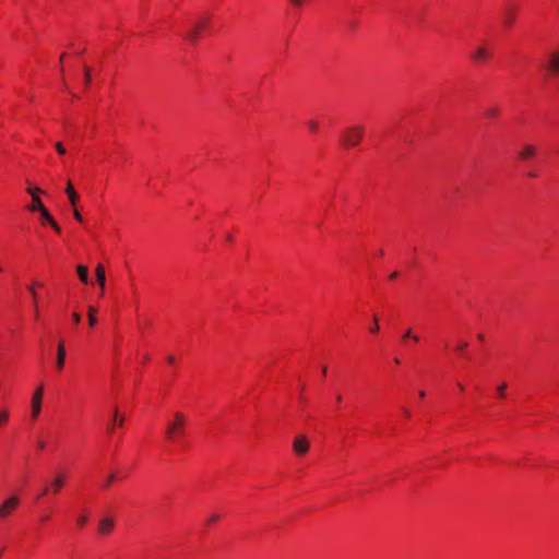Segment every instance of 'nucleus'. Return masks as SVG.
Listing matches in <instances>:
<instances>
[{"mask_svg": "<svg viewBox=\"0 0 559 559\" xmlns=\"http://www.w3.org/2000/svg\"><path fill=\"white\" fill-rule=\"evenodd\" d=\"M186 416L180 412H176L173 420L166 426V439L170 442L181 440L186 435Z\"/></svg>", "mask_w": 559, "mask_h": 559, "instance_id": "1", "label": "nucleus"}, {"mask_svg": "<svg viewBox=\"0 0 559 559\" xmlns=\"http://www.w3.org/2000/svg\"><path fill=\"white\" fill-rule=\"evenodd\" d=\"M365 129L362 126H355L344 130L341 136V144L344 147H353L360 143Z\"/></svg>", "mask_w": 559, "mask_h": 559, "instance_id": "2", "label": "nucleus"}, {"mask_svg": "<svg viewBox=\"0 0 559 559\" xmlns=\"http://www.w3.org/2000/svg\"><path fill=\"white\" fill-rule=\"evenodd\" d=\"M20 506V498L11 496L0 503V520L8 519Z\"/></svg>", "mask_w": 559, "mask_h": 559, "instance_id": "3", "label": "nucleus"}, {"mask_svg": "<svg viewBox=\"0 0 559 559\" xmlns=\"http://www.w3.org/2000/svg\"><path fill=\"white\" fill-rule=\"evenodd\" d=\"M44 396V386L39 384L32 396L31 417L36 420L41 412V402Z\"/></svg>", "mask_w": 559, "mask_h": 559, "instance_id": "4", "label": "nucleus"}, {"mask_svg": "<svg viewBox=\"0 0 559 559\" xmlns=\"http://www.w3.org/2000/svg\"><path fill=\"white\" fill-rule=\"evenodd\" d=\"M309 449L310 442L306 436L298 435L294 438L293 451L296 455L304 456L308 453Z\"/></svg>", "mask_w": 559, "mask_h": 559, "instance_id": "5", "label": "nucleus"}, {"mask_svg": "<svg viewBox=\"0 0 559 559\" xmlns=\"http://www.w3.org/2000/svg\"><path fill=\"white\" fill-rule=\"evenodd\" d=\"M66 346H64V342L61 340L59 341L58 343V346H57V357H56V369L58 371H61L64 367V364H66Z\"/></svg>", "mask_w": 559, "mask_h": 559, "instance_id": "6", "label": "nucleus"}, {"mask_svg": "<svg viewBox=\"0 0 559 559\" xmlns=\"http://www.w3.org/2000/svg\"><path fill=\"white\" fill-rule=\"evenodd\" d=\"M537 154V146L534 144L526 143L519 151V158L521 160H528Z\"/></svg>", "mask_w": 559, "mask_h": 559, "instance_id": "7", "label": "nucleus"}, {"mask_svg": "<svg viewBox=\"0 0 559 559\" xmlns=\"http://www.w3.org/2000/svg\"><path fill=\"white\" fill-rule=\"evenodd\" d=\"M204 22L198 21L193 25L192 29L186 35V38L192 43L198 40L199 33L203 29Z\"/></svg>", "mask_w": 559, "mask_h": 559, "instance_id": "8", "label": "nucleus"}, {"mask_svg": "<svg viewBox=\"0 0 559 559\" xmlns=\"http://www.w3.org/2000/svg\"><path fill=\"white\" fill-rule=\"evenodd\" d=\"M41 215V218L47 222L57 233H60L61 228L57 224V222L53 219L51 214L48 212L46 207L38 211Z\"/></svg>", "mask_w": 559, "mask_h": 559, "instance_id": "9", "label": "nucleus"}, {"mask_svg": "<svg viewBox=\"0 0 559 559\" xmlns=\"http://www.w3.org/2000/svg\"><path fill=\"white\" fill-rule=\"evenodd\" d=\"M114 528V520L111 518H104L100 520L98 531L102 534H109Z\"/></svg>", "mask_w": 559, "mask_h": 559, "instance_id": "10", "label": "nucleus"}, {"mask_svg": "<svg viewBox=\"0 0 559 559\" xmlns=\"http://www.w3.org/2000/svg\"><path fill=\"white\" fill-rule=\"evenodd\" d=\"M95 273H96L97 283H98L100 292L103 294L105 290V282H106V274H105L104 266L102 264H97Z\"/></svg>", "mask_w": 559, "mask_h": 559, "instance_id": "11", "label": "nucleus"}, {"mask_svg": "<svg viewBox=\"0 0 559 559\" xmlns=\"http://www.w3.org/2000/svg\"><path fill=\"white\" fill-rule=\"evenodd\" d=\"M36 285L37 286H41L40 283H36ZM28 292H29V294L32 296V299H33L35 319H38L39 318L38 297H37V292H36V288H35V284L28 286Z\"/></svg>", "mask_w": 559, "mask_h": 559, "instance_id": "12", "label": "nucleus"}, {"mask_svg": "<svg viewBox=\"0 0 559 559\" xmlns=\"http://www.w3.org/2000/svg\"><path fill=\"white\" fill-rule=\"evenodd\" d=\"M473 58L476 61H488L490 59V52L486 47L480 46L475 50Z\"/></svg>", "mask_w": 559, "mask_h": 559, "instance_id": "13", "label": "nucleus"}, {"mask_svg": "<svg viewBox=\"0 0 559 559\" xmlns=\"http://www.w3.org/2000/svg\"><path fill=\"white\" fill-rule=\"evenodd\" d=\"M548 69L555 73L559 74V52H552L549 57Z\"/></svg>", "mask_w": 559, "mask_h": 559, "instance_id": "14", "label": "nucleus"}, {"mask_svg": "<svg viewBox=\"0 0 559 559\" xmlns=\"http://www.w3.org/2000/svg\"><path fill=\"white\" fill-rule=\"evenodd\" d=\"M66 193L68 194L69 201L72 204V206H75L79 195L75 192V190L73 189L71 181H68V183H67Z\"/></svg>", "mask_w": 559, "mask_h": 559, "instance_id": "15", "label": "nucleus"}, {"mask_svg": "<svg viewBox=\"0 0 559 559\" xmlns=\"http://www.w3.org/2000/svg\"><path fill=\"white\" fill-rule=\"evenodd\" d=\"M63 484L64 477L62 475L56 476L50 483L52 492L58 493Z\"/></svg>", "mask_w": 559, "mask_h": 559, "instance_id": "16", "label": "nucleus"}, {"mask_svg": "<svg viewBox=\"0 0 559 559\" xmlns=\"http://www.w3.org/2000/svg\"><path fill=\"white\" fill-rule=\"evenodd\" d=\"M76 272H78V275H79L80 280L83 283L87 284L88 283V270H87V267L85 265L80 264V265L76 266Z\"/></svg>", "mask_w": 559, "mask_h": 559, "instance_id": "17", "label": "nucleus"}, {"mask_svg": "<svg viewBox=\"0 0 559 559\" xmlns=\"http://www.w3.org/2000/svg\"><path fill=\"white\" fill-rule=\"evenodd\" d=\"M44 207H45V206H44V204H43V202H41L40 198H39L38 195H34V198H32V204H31V205H28V207H27V209H28L29 211H33V212H35V211H37V212H38L39 210H41V209H44Z\"/></svg>", "mask_w": 559, "mask_h": 559, "instance_id": "18", "label": "nucleus"}, {"mask_svg": "<svg viewBox=\"0 0 559 559\" xmlns=\"http://www.w3.org/2000/svg\"><path fill=\"white\" fill-rule=\"evenodd\" d=\"M515 19V11L513 9H507L504 12V23L511 26Z\"/></svg>", "mask_w": 559, "mask_h": 559, "instance_id": "19", "label": "nucleus"}, {"mask_svg": "<svg viewBox=\"0 0 559 559\" xmlns=\"http://www.w3.org/2000/svg\"><path fill=\"white\" fill-rule=\"evenodd\" d=\"M96 309L94 307H88V323L90 326H94L97 323V318L95 316Z\"/></svg>", "mask_w": 559, "mask_h": 559, "instance_id": "20", "label": "nucleus"}, {"mask_svg": "<svg viewBox=\"0 0 559 559\" xmlns=\"http://www.w3.org/2000/svg\"><path fill=\"white\" fill-rule=\"evenodd\" d=\"M402 338L403 340L412 338L414 342H418L419 341V336L412 334V330L411 329H408L407 331L404 332V334L402 335Z\"/></svg>", "mask_w": 559, "mask_h": 559, "instance_id": "21", "label": "nucleus"}, {"mask_svg": "<svg viewBox=\"0 0 559 559\" xmlns=\"http://www.w3.org/2000/svg\"><path fill=\"white\" fill-rule=\"evenodd\" d=\"M498 115H499L498 108L492 107V108H488L486 110V116L489 118H496V117H498Z\"/></svg>", "mask_w": 559, "mask_h": 559, "instance_id": "22", "label": "nucleus"}, {"mask_svg": "<svg viewBox=\"0 0 559 559\" xmlns=\"http://www.w3.org/2000/svg\"><path fill=\"white\" fill-rule=\"evenodd\" d=\"M9 420V412L7 409L0 411V425L5 424Z\"/></svg>", "mask_w": 559, "mask_h": 559, "instance_id": "23", "label": "nucleus"}, {"mask_svg": "<svg viewBox=\"0 0 559 559\" xmlns=\"http://www.w3.org/2000/svg\"><path fill=\"white\" fill-rule=\"evenodd\" d=\"M84 82H85V85L87 86L91 82V70L90 68L87 67H84Z\"/></svg>", "mask_w": 559, "mask_h": 559, "instance_id": "24", "label": "nucleus"}, {"mask_svg": "<svg viewBox=\"0 0 559 559\" xmlns=\"http://www.w3.org/2000/svg\"><path fill=\"white\" fill-rule=\"evenodd\" d=\"M308 128H309V130H310L311 132H313V133H314V132H317V130H318V128H319V123H318V121H316V120H310V121H308Z\"/></svg>", "mask_w": 559, "mask_h": 559, "instance_id": "25", "label": "nucleus"}, {"mask_svg": "<svg viewBox=\"0 0 559 559\" xmlns=\"http://www.w3.org/2000/svg\"><path fill=\"white\" fill-rule=\"evenodd\" d=\"M369 331L371 333H377L379 331V323H378V318L374 316L373 317V324L371 325V328L369 329Z\"/></svg>", "mask_w": 559, "mask_h": 559, "instance_id": "26", "label": "nucleus"}, {"mask_svg": "<svg viewBox=\"0 0 559 559\" xmlns=\"http://www.w3.org/2000/svg\"><path fill=\"white\" fill-rule=\"evenodd\" d=\"M87 523V518L85 515H80L76 520V524L80 526V527H84L85 524Z\"/></svg>", "mask_w": 559, "mask_h": 559, "instance_id": "27", "label": "nucleus"}, {"mask_svg": "<svg viewBox=\"0 0 559 559\" xmlns=\"http://www.w3.org/2000/svg\"><path fill=\"white\" fill-rule=\"evenodd\" d=\"M27 192L31 194L32 198H34V195H37L38 193H41L43 191L39 188L35 187V188H28Z\"/></svg>", "mask_w": 559, "mask_h": 559, "instance_id": "28", "label": "nucleus"}, {"mask_svg": "<svg viewBox=\"0 0 559 559\" xmlns=\"http://www.w3.org/2000/svg\"><path fill=\"white\" fill-rule=\"evenodd\" d=\"M506 390H507V383H502L501 385H499V386L497 388V391H498V393H499V395H500L501 397H503V396H504V394H506Z\"/></svg>", "mask_w": 559, "mask_h": 559, "instance_id": "29", "label": "nucleus"}, {"mask_svg": "<svg viewBox=\"0 0 559 559\" xmlns=\"http://www.w3.org/2000/svg\"><path fill=\"white\" fill-rule=\"evenodd\" d=\"M55 147L59 154L63 155L66 153V148L63 147L61 142H57L55 144Z\"/></svg>", "mask_w": 559, "mask_h": 559, "instance_id": "30", "label": "nucleus"}, {"mask_svg": "<svg viewBox=\"0 0 559 559\" xmlns=\"http://www.w3.org/2000/svg\"><path fill=\"white\" fill-rule=\"evenodd\" d=\"M116 476L115 474H110L105 483V487H108L112 481H115Z\"/></svg>", "mask_w": 559, "mask_h": 559, "instance_id": "31", "label": "nucleus"}, {"mask_svg": "<svg viewBox=\"0 0 559 559\" xmlns=\"http://www.w3.org/2000/svg\"><path fill=\"white\" fill-rule=\"evenodd\" d=\"M218 520H219V515H218V514H216V513H214V514H212V515L210 516V519H209V521H207V524L214 523V522H216V521H218Z\"/></svg>", "mask_w": 559, "mask_h": 559, "instance_id": "32", "label": "nucleus"}, {"mask_svg": "<svg viewBox=\"0 0 559 559\" xmlns=\"http://www.w3.org/2000/svg\"><path fill=\"white\" fill-rule=\"evenodd\" d=\"M73 216H74V218H75L76 221H79V222H82V219H83V218H82V215L80 214V212H79L75 207H74V210H73Z\"/></svg>", "mask_w": 559, "mask_h": 559, "instance_id": "33", "label": "nucleus"}, {"mask_svg": "<svg viewBox=\"0 0 559 559\" xmlns=\"http://www.w3.org/2000/svg\"><path fill=\"white\" fill-rule=\"evenodd\" d=\"M468 344L466 342H462L461 344L457 345L456 349L459 352H462L464 350L465 348H467Z\"/></svg>", "mask_w": 559, "mask_h": 559, "instance_id": "34", "label": "nucleus"}, {"mask_svg": "<svg viewBox=\"0 0 559 559\" xmlns=\"http://www.w3.org/2000/svg\"><path fill=\"white\" fill-rule=\"evenodd\" d=\"M72 319H73L74 323H79L81 321V316L78 312H73Z\"/></svg>", "mask_w": 559, "mask_h": 559, "instance_id": "35", "label": "nucleus"}, {"mask_svg": "<svg viewBox=\"0 0 559 559\" xmlns=\"http://www.w3.org/2000/svg\"><path fill=\"white\" fill-rule=\"evenodd\" d=\"M117 416H118V411H117V409H115V413H114V419H111L112 425L109 427V430H111V429H112V427H114V425H116V424H117Z\"/></svg>", "mask_w": 559, "mask_h": 559, "instance_id": "36", "label": "nucleus"}, {"mask_svg": "<svg viewBox=\"0 0 559 559\" xmlns=\"http://www.w3.org/2000/svg\"><path fill=\"white\" fill-rule=\"evenodd\" d=\"M293 5L295 7H301L304 4L305 0H289Z\"/></svg>", "mask_w": 559, "mask_h": 559, "instance_id": "37", "label": "nucleus"}, {"mask_svg": "<svg viewBox=\"0 0 559 559\" xmlns=\"http://www.w3.org/2000/svg\"><path fill=\"white\" fill-rule=\"evenodd\" d=\"M37 445H38V448H39L40 450H44V449H45V447H46V443H45L43 440H38V441H37Z\"/></svg>", "mask_w": 559, "mask_h": 559, "instance_id": "38", "label": "nucleus"}, {"mask_svg": "<svg viewBox=\"0 0 559 559\" xmlns=\"http://www.w3.org/2000/svg\"><path fill=\"white\" fill-rule=\"evenodd\" d=\"M403 413L406 417H411V412L407 408H404Z\"/></svg>", "mask_w": 559, "mask_h": 559, "instance_id": "39", "label": "nucleus"}, {"mask_svg": "<svg viewBox=\"0 0 559 559\" xmlns=\"http://www.w3.org/2000/svg\"><path fill=\"white\" fill-rule=\"evenodd\" d=\"M117 425H119V426L123 425V417H121V418L117 417Z\"/></svg>", "mask_w": 559, "mask_h": 559, "instance_id": "40", "label": "nucleus"}, {"mask_svg": "<svg viewBox=\"0 0 559 559\" xmlns=\"http://www.w3.org/2000/svg\"><path fill=\"white\" fill-rule=\"evenodd\" d=\"M48 491H49V488H48V487H45V488L43 489V492H41V495H40V496H45V495H47V493H48Z\"/></svg>", "mask_w": 559, "mask_h": 559, "instance_id": "41", "label": "nucleus"}, {"mask_svg": "<svg viewBox=\"0 0 559 559\" xmlns=\"http://www.w3.org/2000/svg\"><path fill=\"white\" fill-rule=\"evenodd\" d=\"M397 277V272H393L391 275H390V280H394Z\"/></svg>", "mask_w": 559, "mask_h": 559, "instance_id": "42", "label": "nucleus"}, {"mask_svg": "<svg viewBox=\"0 0 559 559\" xmlns=\"http://www.w3.org/2000/svg\"><path fill=\"white\" fill-rule=\"evenodd\" d=\"M167 361H168V362H170V364H173V362L175 361L174 356H168V357H167Z\"/></svg>", "mask_w": 559, "mask_h": 559, "instance_id": "43", "label": "nucleus"}, {"mask_svg": "<svg viewBox=\"0 0 559 559\" xmlns=\"http://www.w3.org/2000/svg\"><path fill=\"white\" fill-rule=\"evenodd\" d=\"M418 395H419V397H421V399H423V397H425L426 393H425V391L420 390V391L418 392Z\"/></svg>", "mask_w": 559, "mask_h": 559, "instance_id": "44", "label": "nucleus"}, {"mask_svg": "<svg viewBox=\"0 0 559 559\" xmlns=\"http://www.w3.org/2000/svg\"><path fill=\"white\" fill-rule=\"evenodd\" d=\"M48 519H49V515H44V516L40 519V521H41V522H45V521H47Z\"/></svg>", "mask_w": 559, "mask_h": 559, "instance_id": "45", "label": "nucleus"}, {"mask_svg": "<svg viewBox=\"0 0 559 559\" xmlns=\"http://www.w3.org/2000/svg\"><path fill=\"white\" fill-rule=\"evenodd\" d=\"M342 401V396L340 394L336 395V402H341Z\"/></svg>", "mask_w": 559, "mask_h": 559, "instance_id": "46", "label": "nucleus"}, {"mask_svg": "<svg viewBox=\"0 0 559 559\" xmlns=\"http://www.w3.org/2000/svg\"><path fill=\"white\" fill-rule=\"evenodd\" d=\"M321 372H323V374H325V372H326V366H323V367H322Z\"/></svg>", "mask_w": 559, "mask_h": 559, "instance_id": "47", "label": "nucleus"}, {"mask_svg": "<svg viewBox=\"0 0 559 559\" xmlns=\"http://www.w3.org/2000/svg\"><path fill=\"white\" fill-rule=\"evenodd\" d=\"M528 176H530L531 178H534V177H536V174H534V173H530V174H528Z\"/></svg>", "mask_w": 559, "mask_h": 559, "instance_id": "48", "label": "nucleus"}, {"mask_svg": "<svg viewBox=\"0 0 559 559\" xmlns=\"http://www.w3.org/2000/svg\"><path fill=\"white\" fill-rule=\"evenodd\" d=\"M227 240L231 241L233 237L230 235L227 236Z\"/></svg>", "mask_w": 559, "mask_h": 559, "instance_id": "49", "label": "nucleus"}, {"mask_svg": "<svg viewBox=\"0 0 559 559\" xmlns=\"http://www.w3.org/2000/svg\"><path fill=\"white\" fill-rule=\"evenodd\" d=\"M478 338H479V340H483V338H484V335H483V334H478Z\"/></svg>", "mask_w": 559, "mask_h": 559, "instance_id": "50", "label": "nucleus"}, {"mask_svg": "<svg viewBox=\"0 0 559 559\" xmlns=\"http://www.w3.org/2000/svg\"><path fill=\"white\" fill-rule=\"evenodd\" d=\"M63 59H64V53L61 55L60 61H62Z\"/></svg>", "mask_w": 559, "mask_h": 559, "instance_id": "51", "label": "nucleus"}, {"mask_svg": "<svg viewBox=\"0 0 559 559\" xmlns=\"http://www.w3.org/2000/svg\"><path fill=\"white\" fill-rule=\"evenodd\" d=\"M394 361H395L396 364H400V359H399V358H395V359H394Z\"/></svg>", "mask_w": 559, "mask_h": 559, "instance_id": "52", "label": "nucleus"}, {"mask_svg": "<svg viewBox=\"0 0 559 559\" xmlns=\"http://www.w3.org/2000/svg\"><path fill=\"white\" fill-rule=\"evenodd\" d=\"M0 272H2V267L0 266Z\"/></svg>", "mask_w": 559, "mask_h": 559, "instance_id": "53", "label": "nucleus"}]
</instances>
